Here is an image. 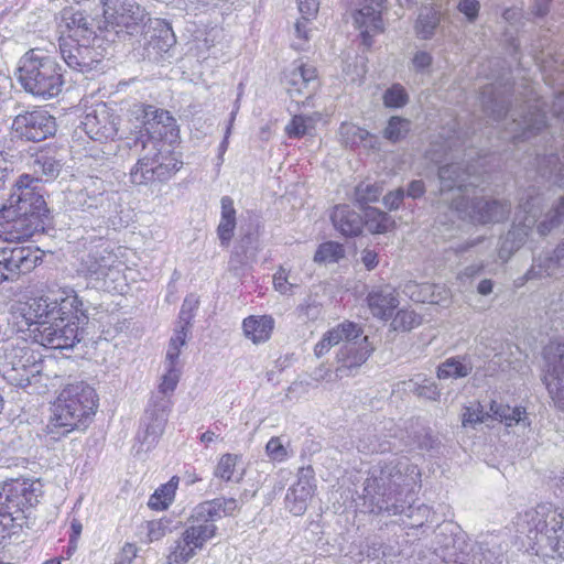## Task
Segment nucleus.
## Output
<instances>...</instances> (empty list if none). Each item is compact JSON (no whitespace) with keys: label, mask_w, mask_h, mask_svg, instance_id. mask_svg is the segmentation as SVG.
I'll use <instances>...</instances> for the list:
<instances>
[{"label":"nucleus","mask_w":564,"mask_h":564,"mask_svg":"<svg viewBox=\"0 0 564 564\" xmlns=\"http://www.w3.org/2000/svg\"><path fill=\"white\" fill-rule=\"evenodd\" d=\"M358 8L354 12L355 26L360 31L362 44L370 46L372 36L383 31L381 18L386 0H356Z\"/></svg>","instance_id":"20"},{"label":"nucleus","mask_w":564,"mask_h":564,"mask_svg":"<svg viewBox=\"0 0 564 564\" xmlns=\"http://www.w3.org/2000/svg\"><path fill=\"white\" fill-rule=\"evenodd\" d=\"M12 133L26 141L40 142L56 132L55 118L43 108L19 113L11 124Z\"/></svg>","instance_id":"13"},{"label":"nucleus","mask_w":564,"mask_h":564,"mask_svg":"<svg viewBox=\"0 0 564 564\" xmlns=\"http://www.w3.org/2000/svg\"><path fill=\"white\" fill-rule=\"evenodd\" d=\"M404 197V192L402 188H398L393 192L388 193L383 197V204L389 209H397L401 205Z\"/></svg>","instance_id":"62"},{"label":"nucleus","mask_w":564,"mask_h":564,"mask_svg":"<svg viewBox=\"0 0 564 564\" xmlns=\"http://www.w3.org/2000/svg\"><path fill=\"white\" fill-rule=\"evenodd\" d=\"M274 289L281 294H288L292 292L293 288H296L299 284L295 279H293L289 271L284 268H280L273 276Z\"/></svg>","instance_id":"57"},{"label":"nucleus","mask_w":564,"mask_h":564,"mask_svg":"<svg viewBox=\"0 0 564 564\" xmlns=\"http://www.w3.org/2000/svg\"><path fill=\"white\" fill-rule=\"evenodd\" d=\"M98 406V395L93 387L76 382L63 388L51 408L45 433L58 441L75 430H85Z\"/></svg>","instance_id":"7"},{"label":"nucleus","mask_w":564,"mask_h":564,"mask_svg":"<svg viewBox=\"0 0 564 564\" xmlns=\"http://www.w3.org/2000/svg\"><path fill=\"white\" fill-rule=\"evenodd\" d=\"M284 85L291 98H310L318 87L317 70L312 65L295 62L284 72Z\"/></svg>","instance_id":"22"},{"label":"nucleus","mask_w":564,"mask_h":564,"mask_svg":"<svg viewBox=\"0 0 564 564\" xmlns=\"http://www.w3.org/2000/svg\"><path fill=\"white\" fill-rule=\"evenodd\" d=\"M59 52L68 67L85 73L98 64L104 54L93 43L59 42Z\"/></svg>","instance_id":"24"},{"label":"nucleus","mask_w":564,"mask_h":564,"mask_svg":"<svg viewBox=\"0 0 564 564\" xmlns=\"http://www.w3.org/2000/svg\"><path fill=\"white\" fill-rule=\"evenodd\" d=\"M118 263L117 256L110 246L107 242H100L83 258L80 271L96 280H102L115 272Z\"/></svg>","instance_id":"25"},{"label":"nucleus","mask_w":564,"mask_h":564,"mask_svg":"<svg viewBox=\"0 0 564 564\" xmlns=\"http://www.w3.org/2000/svg\"><path fill=\"white\" fill-rule=\"evenodd\" d=\"M441 22V10L437 7H423L415 23V33L422 40H430Z\"/></svg>","instance_id":"38"},{"label":"nucleus","mask_w":564,"mask_h":564,"mask_svg":"<svg viewBox=\"0 0 564 564\" xmlns=\"http://www.w3.org/2000/svg\"><path fill=\"white\" fill-rule=\"evenodd\" d=\"M364 225L372 234H383L392 227L393 220L387 213L369 208L365 213Z\"/></svg>","instance_id":"44"},{"label":"nucleus","mask_w":564,"mask_h":564,"mask_svg":"<svg viewBox=\"0 0 564 564\" xmlns=\"http://www.w3.org/2000/svg\"><path fill=\"white\" fill-rule=\"evenodd\" d=\"M375 347L368 336L360 335L359 338L347 339L337 354L338 367L335 375L337 378L352 376L370 357Z\"/></svg>","instance_id":"18"},{"label":"nucleus","mask_w":564,"mask_h":564,"mask_svg":"<svg viewBox=\"0 0 564 564\" xmlns=\"http://www.w3.org/2000/svg\"><path fill=\"white\" fill-rule=\"evenodd\" d=\"M362 334L360 326L352 322H343L332 329L327 330L321 340L315 345L314 352L317 357L327 354L332 347L345 341L347 339L359 338Z\"/></svg>","instance_id":"31"},{"label":"nucleus","mask_w":564,"mask_h":564,"mask_svg":"<svg viewBox=\"0 0 564 564\" xmlns=\"http://www.w3.org/2000/svg\"><path fill=\"white\" fill-rule=\"evenodd\" d=\"M274 328V319L269 315H251L243 319L242 330L253 344L265 343Z\"/></svg>","instance_id":"34"},{"label":"nucleus","mask_w":564,"mask_h":564,"mask_svg":"<svg viewBox=\"0 0 564 564\" xmlns=\"http://www.w3.org/2000/svg\"><path fill=\"white\" fill-rule=\"evenodd\" d=\"M265 454L270 458V460L275 463H283L289 457L292 456V453L289 451V447L285 446L281 440V437H271L265 445Z\"/></svg>","instance_id":"53"},{"label":"nucleus","mask_w":564,"mask_h":564,"mask_svg":"<svg viewBox=\"0 0 564 564\" xmlns=\"http://www.w3.org/2000/svg\"><path fill=\"white\" fill-rule=\"evenodd\" d=\"M198 306V300L194 295L187 296L182 305L181 312H180V318L184 322L185 325L189 324L191 318L193 317V312Z\"/></svg>","instance_id":"60"},{"label":"nucleus","mask_w":564,"mask_h":564,"mask_svg":"<svg viewBox=\"0 0 564 564\" xmlns=\"http://www.w3.org/2000/svg\"><path fill=\"white\" fill-rule=\"evenodd\" d=\"M420 473L416 466L401 458L373 465L364 482L362 506L371 513L401 514L411 510V491Z\"/></svg>","instance_id":"3"},{"label":"nucleus","mask_w":564,"mask_h":564,"mask_svg":"<svg viewBox=\"0 0 564 564\" xmlns=\"http://www.w3.org/2000/svg\"><path fill=\"white\" fill-rule=\"evenodd\" d=\"M422 323V316L413 310H400L391 322L393 330H411Z\"/></svg>","instance_id":"48"},{"label":"nucleus","mask_w":564,"mask_h":564,"mask_svg":"<svg viewBox=\"0 0 564 564\" xmlns=\"http://www.w3.org/2000/svg\"><path fill=\"white\" fill-rule=\"evenodd\" d=\"M473 368V361L468 356L449 357L437 367V378L443 380L465 378Z\"/></svg>","instance_id":"37"},{"label":"nucleus","mask_w":564,"mask_h":564,"mask_svg":"<svg viewBox=\"0 0 564 564\" xmlns=\"http://www.w3.org/2000/svg\"><path fill=\"white\" fill-rule=\"evenodd\" d=\"M345 257L344 247L335 241L321 243L315 252L314 261L316 263H335Z\"/></svg>","instance_id":"46"},{"label":"nucleus","mask_w":564,"mask_h":564,"mask_svg":"<svg viewBox=\"0 0 564 564\" xmlns=\"http://www.w3.org/2000/svg\"><path fill=\"white\" fill-rule=\"evenodd\" d=\"M491 420L502 423L506 427L518 426L522 430L530 429L531 419L527 409L520 405L511 406L498 401L490 402Z\"/></svg>","instance_id":"32"},{"label":"nucleus","mask_w":564,"mask_h":564,"mask_svg":"<svg viewBox=\"0 0 564 564\" xmlns=\"http://www.w3.org/2000/svg\"><path fill=\"white\" fill-rule=\"evenodd\" d=\"M106 197L102 193L98 195H90L87 189H80L78 192H70L68 195V202L74 208H80L83 210L97 209L104 206Z\"/></svg>","instance_id":"43"},{"label":"nucleus","mask_w":564,"mask_h":564,"mask_svg":"<svg viewBox=\"0 0 564 564\" xmlns=\"http://www.w3.org/2000/svg\"><path fill=\"white\" fill-rule=\"evenodd\" d=\"M82 124L90 139L105 141L116 137L119 118L108 105L100 102L85 115Z\"/></svg>","instance_id":"19"},{"label":"nucleus","mask_w":564,"mask_h":564,"mask_svg":"<svg viewBox=\"0 0 564 564\" xmlns=\"http://www.w3.org/2000/svg\"><path fill=\"white\" fill-rule=\"evenodd\" d=\"M403 383L405 386V390L414 393L419 398L436 401L441 395V390L435 380L421 373L415 375Z\"/></svg>","instance_id":"39"},{"label":"nucleus","mask_w":564,"mask_h":564,"mask_svg":"<svg viewBox=\"0 0 564 564\" xmlns=\"http://www.w3.org/2000/svg\"><path fill=\"white\" fill-rule=\"evenodd\" d=\"M367 304L373 317L390 318L399 305L395 289L389 284L372 288L367 295Z\"/></svg>","instance_id":"29"},{"label":"nucleus","mask_w":564,"mask_h":564,"mask_svg":"<svg viewBox=\"0 0 564 564\" xmlns=\"http://www.w3.org/2000/svg\"><path fill=\"white\" fill-rule=\"evenodd\" d=\"M36 177L23 174L15 182L8 204L0 209V231L9 241H21L33 236L46 215V203L39 193V182L58 176L62 164L47 153H40L32 163Z\"/></svg>","instance_id":"2"},{"label":"nucleus","mask_w":564,"mask_h":564,"mask_svg":"<svg viewBox=\"0 0 564 564\" xmlns=\"http://www.w3.org/2000/svg\"><path fill=\"white\" fill-rule=\"evenodd\" d=\"M131 120L139 133L135 145L141 144L138 162L130 171L135 185L171 178L183 165L176 152L178 129L169 111L151 105L135 104L130 109Z\"/></svg>","instance_id":"1"},{"label":"nucleus","mask_w":564,"mask_h":564,"mask_svg":"<svg viewBox=\"0 0 564 564\" xmlns=\"http://www.w3.org/2000/svg\"><path fill=\"white\" fill-rule=\"evenodd\" d=\"M236 509L235 499H214L197 505L187 518L185 529L171 545L167 564L189 562L217 535L218 528L215 522Z\"/></svg>","instance_id":"5"},{"label":"nucleus","mask_w":564,"mask_h":564,"mask_svg":"<svg viewBox=\"0 0 564 564\" xmlns=\"http://www.w3.org/2000/svg\"><path fill=\"white\" fill-rule=\"evenodd\" d=\"M40 343L52 349H69L80 341V326L52 321L36 328Z\"/></svg>","instance_id":"23"},{"label":"nucleus","mask_w":564,"mask_h":564,"mask_svg":"<svg viewBox=\"0 0 564 564\" xmlns=\"http://www.w3.org/2000/svg\"><path fill=\"white\" fill-rule=\"evenodd\" d=\"M382 187L377 184L360 183L355 191L356 200L359 204L377 202L382 194Z\"/></svg>","instance_id":"54"},{"label":"nucleus","mask_w":564,"mask_h":564,"mask_svg":"<svg viewBox=\"0 0 564 564\" xmlns=\"http://www.w3.org/2000/svg\"><path fill=\"white\" fill-rule=\"evenodd\" d=\"M17 77L26 93L43 99L57 96L64 85L61 65L39 48L28 51L19 59Z\"/></svg>","instance_id":"8"},{"label":"nucleus","mask_w":564,"mask_h":564,"mask_svg":"<svg viewBox=\"0 0 564 564\" xmlns=\"http://www.w3.org/2000/svg\"><path fill=\"white\" fill-rule=\"evenodd\" d=\"M457 9L468 21H474L478 15L480 3L478 0H460L457 4Z\"/></svg>","instance_id":"59"},{"label":"nucleus","mask_w":564,"mask_h":564,"mask_svg":"<svg viewBox=\"0 0 564 564\" xmlns=\"http://www.w3.org/2000/svg\"><path fill=\"white\" fill-rule=\"evenodd\" d=\"M182 375V367H164L159 383V393L163 397H170L175 391Z\"/></svg>","instance_id":"50"},{"label":"nucleus","mask_w":564,"mask_h":564,"mask_svg":"<svg viewBox=\"0 0 564 564\" xmlns=\"http://www.w3.org/2000/svg\"><path fill=\"white\" fill-rule=\"evenodd\" d=\"M311 18L307 14H302V18L296 21L294 25L293 47L295 50H305L306 43L313 36V29L311 28Z\"/></svg>","instance_id":"51"},{"label":"nucleus","mask_w":564,"mask_h":564,"mask_svg":"<svg viewBox=\"0 0 564 564\" xmlns=\"http://www.w3.org/2000/svg\"><path fill=\"white\" fill-rule=\"evenodd\" d=\"M238 456L234 454H225L219 458L215 468V476L223 480H232L235 468L237 465Z\"/></svg>","instance_id":"55"},{"label":"nucleus","mask_w":564,"mask_h":564,"mask_svg":"<svg viewBox=\"0 0 564 564\" xmlns=\"http://www.w3.org/2000/svg\"><path fill=\"white\" fill-rule=\"evenodd\" d=\"M170 521L160 519L148 522V540L150 542L163 539L169 532Z\"/></svg>","instance_id":"58"},{"label":"nucleus","mask_w":564,"mask_h":564,"mask_svg":"<svg viewBox=\"0 0 564 564\" xmlns=\"http://www.w3.org/2000/svg\"><path fill=\"white\" fill-rule=\"evenodd\" d=\"M152 409L145 411L144 417L141 422L137 440L139 443L137 452H149L159 442L162 436L165 424L167 422V402L161 400L160 402L151 401Z\"/></svg>","instance_id":"17"},{"label":"nucleus","mask_w":564,"mask_h":564,"mask_svg":"<svg viewBox=\"0 0 564 564\" xmlns=\"http://www.w3.org/2000/svg\"><path fill=\"white\" fill-rule=\"evenodd\" d=\"M564 261V238L556 245L552 253H543L533 258L531 268L519 279L518 286L523 285L530 280H540L543 278L555 276L564 271L562 262Z\"/></svg>","instance_id":"26"},{"label":"nucleus","mask_w":564,"mask_h":564,"mask_svg":"<svg viewBox=\"0 0 564 564\" xmlns=\"http://www.w3.org/2000/svg\"><path fill=\"white\" fill-rule=\"evenodd\" d=\"M178 477H172L166 484L160 486L150 497L148 506L153 510H165L173 502L178 486Z\"/></svg>","instance_id":"40"},{"label":"nucleus","mask_w":564,"mask_h":564,"mask_svg":"<svg viewBox=\"0 0 564 564\" xmlns=\"http://www.w3.org/2000/svg\"><path fill=\"white\" fill-rule=\"evenodd\" d=\"M518 531L541 543L545 541L564 560V512L552 503H540L517 518Z\"/></svg>","instance_id":"9"},{"label":"nucleus","mask_w":564,"mask_h":564,"mask_svg":"<svg viewBox=\"0 0 564 564\" xmlns=\"http://www.w3.org/2000/svg\"><path fill=\"white\" fill-rule=\"evenodd\" d=\"M544 200L541 193H528L525 199L522 197L517 213L516 223L510 230L499 250V257L507 260L513 249H518L528 237L529 230L536 224L541 215L542 202Z\"/></svg>","instance_id":"11"},{"label":"nucleus","mask_w":564,"mask_h":564,"mask_svg":"<svg viewBox=\"0 0 564 564\" xmlns=\"http://www.w3.org/2000/svg\"><path fill=\"white\" fill-rule=\"evenodd\" d=\"M41 261V251L33 246L0 249V283L32 271Z\"/></svg>","instance_id":"14"},{"label":"nucleus","mask_w":564,"mask_h":564,"mask_svg":"<svg viewBox=\"0 0 564 564\" xmlns=\"http://www.w3.org/2000/svg\"><path fill=\"white\" fill-rule=\"evenodd\" d=\"M59 32V42L72 41L75 43H93L98 40L94 19L83 11L72 8L64 9L61 12L57 25Z\"/></svg>","instance_id":"15"},{"label":"nucleus","mask_w":564,"mask_h":564,"mask_svg":"<svg viewBox=\"0 0 564 564\" xmlns=\"http://www.w3.org/2000/svg\"><path fill=\"white\" fill-rule=\"evenodd\" d=\"M489 413H491L490 405L487 410H485L479 403L466 406L462 414V424L464 427H475L477 424L487 423L491 420V415H489Z\"/></svg>","instance_id":"49"},{"label":"nucleus","mask_w":564,"mask_h":564,"mask_svg":"<svg viewBox=\"0 0 564 564\" xmlns=\"http://www.w3.org/2000/svg\"><path fill=\"white\" fill-rule=\"evenodd\" d=\"M334 227L344 236H357L364 227L362 217L348 205H338L332 213Z\"/></svg>","instance_id":"33"},{"label":"nucleus","mask_w":564,"mask_h":564,"mask_svg":"<svg viewBox=\"0 0 564 564\" xmlns=\"http://www.w3.org/2000/svg\"><path fill=\"white\" fill-rule=\"evenodd\" d=\"M433 57L425 51H417L413 58L412 65L417 72H423L432 65Z\"/></svg>","instance_id":"61"},{"label":"nucleus","mask_w":564,"mask_h":564,"mask_svg":"<svg viewBox=\"0 0 564 564\" xmlns=\"http://www.w3.org/2000/svg\"><path fill=\"white\" fill-rule=\"evenodd\" d=\"M220 204L221 212L217 227V235L220 240V245L227 247L231 241L236 228V209L234 207V200L229 196H224Z\"/></svg>","instance_id":"36"},{"label":"nucleus","mask_w":564,"mask_h":564,"mask_svg":"<svg viewBox=\"0 0 564 564\" xmlns=\"http://www.w3.org/2000/svg\"><path fill=\"white\" fill-rule=\"evenodd\" d=\"M52 292L48 295L33 297L19 308L26 325H37L43 328L50 322L55 321Z\"/></svg>","instance_id":"30"},{"label":"nucleus","mask_w":564,"mask_h":564,"mask_svg":"<svg viewBox=\"0 0 564 564\" xmlns=\"http://www.w3.org/2000/svg\"><path fill=\"white\" fill-rule=\"evenodd\" d=\"M297 6L301 14L315 17L319 8V0H297Z\"/></svg>","instance_id":"63"},{"label":"nucleus","mask_w":564,"mask_h":564,"mask_svg":"<svg viewBox=\"0 0 564 564\" xmlns=\"http://www.w3.org/2000/svg\"><path fill=\"white\" fill-rule=\"evenodd\" d=\"M543 382L554 402L564 411V340H552L544 348Z\"/></svg>","instance_id":"12"},{"label":"nucleus","mask_w":564,"mask_h":564,"mask_svg":"<svg viewBox=\"0 0 564 564\" xmlns=\"http://www.w3.org/2000/svg\"><path fill=\"white\" fill-rule=\"evenodd\" d=\"M186 332L185 327L181 326L172 336L164 360V367H182L180 361L181 348L185 345Z\"/></svg>","instance_id":"47"},{"label":"nucleus","mask_w":564,"mask_h":564,"mask_svg":"<svg viewBox=\"0 0 564 564\" xmlns=\"http://www.w3.org/2000/svg\"><path fill=\"white\" fill-rule=\"evenodd\" d=\"M52 302L53 306H55V321L73 323L78 326L87 323L88 316L84 303L73 289L61 288L52 292Z\"/></svg>","instance_id":"21"},{"label":"nucleus","mask_w":564,"mask_h":564,"mask_svg":"<svg viewBox=\"0 0 564 564\" xmlns=\"http://www.w3.org/2000/svg\"><path fill=\"white\" fill-rule=\"evenodd\" d=\"M319 119L321 117L317 113L312 116H294L291 122L285 127V132L290 138H301L311 134Z\"/></svg>","instance_id":"42"},{"label":"nucleus","mask_w":564,"mask_h":564,"mask_svg":"<svg viewBox=\"0 0 564 564\" xmlns=\"http://www.w3.org/2000/svg\"><path fill=\"white\" fill-rule=\"evenodd\" d=\"M383 102L390 108H400L408 102V94L400 84L392 85L383 95Z\"/></svg>","instance_id":"56"},{"label":"nucleus","mask_w":564,"mask_h":564,"mask_svg":"<svg viewBox=\"0 0 564 564\" xmlns=\"http://www.w3.org/2000/svg\"><path fill=\"white\" fill-rule=\"evenodd\" d=\"M522 104L518 107L507 108L506 98L488 87L481 93V100L486 111L490 112L496 121L509 120L507 130L514 141L529 140L546 127V113L542 110L545 102H541L534 86H524Z\"/></svg>","instance_id":"6"},{"label":"nucleus","mask_w":564,"mask_h":564,"mask_svg":"<svg viewBox=\"0 0 564 564\" xmlns=\"http://www.w3.org/2000/svg\"><path fill=\"white\" fill-rule=\"evenodd\" d=\"M145 19V10L134 0H104V25L98 29L115 35H132L144 25Z\"/></svg>","instance_id":"10"},{"label":"nucleus","mask_w":564,"mask_h":564,"mask_svg":"<svg viewBox=\"0 0 564 564\" xmlns=\"http://www.w3.org/2000/svg\"><path fill=\"white\" fill-rule=\"evenodd\" d=\"M438 177L441 193L445 200L460 218L474 223L488 224L503 220L509 212V205L499 200H484L477 195L480 176L462 169L459 163L446 164L440 167Z\"/></svg>","instance_id":"4"},{"label":"nucleus","mask_w":564,"mask_h":564,"mask_svg":"<svg viewBox=\"0 0 564 564\" xmlns=\"http://www.w3.org/2000/svg\"><path fill=\"white\" fill-rule=\"evenodd\" d=\"M339 137L341 142L347 147L364 144L372 147L373 137L365 129L349 122H344L339 128Z\"/></svg>","instance_id":"41"},{"label":"nucleus","mask_w":564,"mask_h":564,"mask_svg":"<svg viewBox=\"0 0 564 564\" xmlns=\"http://www.w3.org/2000/svg\"><path fill=\"white\" fill-rule=\"evenodd\" d=\"M137 549L133 544L126 543L120 553L118 564H131L135 557Z\"/></svg>","instance_id":"64"},{"label":"nucleus","mask_w":564,"mask_h":564,"mask_svg":"<svg viewBox=\"0 0 564 564\" xmlns=\"http://www.w3.org/2000/svg\"><path fill=\"white\" fill-rule=\"evenodd\" d=\"M564 219V196L552 206L544 215V219L538 225L540 235H547L553 228L557 227Z\"/></svg>","instance_id":"45"},{"label":"nucleus","mask_w":564,"mask_h":564,"mask_svg":"<svg viewBox=\"0 0 564 564\" xmlns=\"http://www.w3.org/2000/svg\"><path fill=\"white\" fill-rule=\"evenodd\" d=\"M464 542L462 536L454 539V547H458L460 553L456 555V561L462 564H498L501 563L502 546L499 535L485 534L468 551L460 547Z\"/></svg>","instance_id":"16"},{"label":"nucleus","mask_w":564,"mask_h":564,"mask_svg":"<svg viewBox=\"0 0 564 564\" xmlns=\"http://www.w3.org/2000/svg\"><path fill=\"white\" fill-rule=\"evenodd\" d=\"M410 130V121L400 117H391L387 128L383 131V137L389 141L397 142L403 139Z\"/></svg>","instance_id":"52"},{"label":"nucleus","mask_w":564,"mask_h":564,"mask_svg":"<svg viewBox=\"0 0 564 564\" xmlns=\"http://www.w3.org/2000/svg\"><path fill=\"white\" fill-rule=\"evenodd\" d=\"M315 490L313 471L300 469L297 480L293 484L285 496V507L294 516H302L308 506Z\"/></svg>","instance_id":"28"},{"label":"nucleus","mask_w":564,"mask_h":564,"mask_svg":"<svg viewBox=\"0 0 564 564\" xmlns=\"http://www.w3.org/2000/svg\"><path fill=\"white\" fill-rule=\"evenodd\" d=\"M148 22L154 32L149 41V48L154 50L158 54L169 52L176 42L172 28L160 19L149 18Z\"/></svg>","instance_id":"35"},{"label":"nucleus","mask_w":564,"mask_h":564,"mask_svg":"<svg viewBox=\"0 0 564 564\" xmlns=\"http://www.w3.org/2000/svg\"><path fill=\"white\" fill-rule=\"evenodd\" d=\"M11 358L12 373L9 377L21 387L30 386L32 379L39 376L43 369L41 360L28 347L14 348L11 352Z\"/></svg>","instance_id":"27"}]
</instances>
